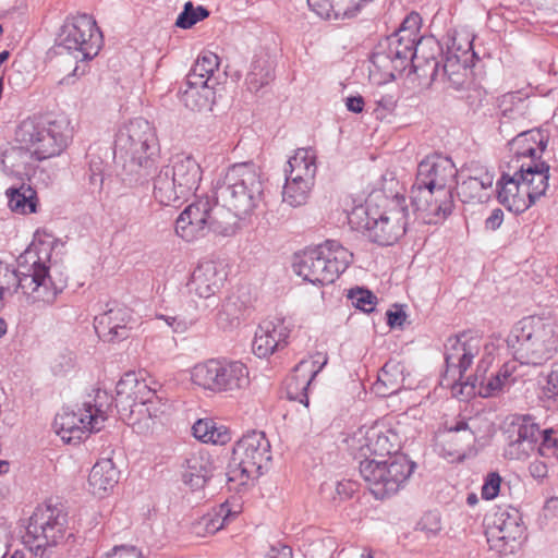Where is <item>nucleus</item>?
<instances>
[{
	"instance_id": "1",
	"label": "nucleus",
	"mask_w": 558,
	"mask_h": 558,
	"mask_svg": "<svg viewBox=\"0 0 558 558\" xmlns=\"http://www.w3.org/2000/svg\"><path fill=\"white\" fill-rule=\"evenodd\" d=\"M458 170L452 159L442 155L425 157L417 166L411 189V204L427 223H437L451 215Z\"/></svg>"
},
{
	"instance_id": "2",
	"label": "nucleus",
	"mask_w": 558,
	"mask_h": 558,
	"mask_svg": "<svg viewBox=\"0 0 558 558\" xmlns=\"http://www.w3.org/2000/svg\"><path fill=\"white\" fill-rule=\"evenodd\" d=\"M66 287L68 277L51 274L33 251L20 255L17 268L0 262V292L7 298L21 292L28 304L52 305Z\"/></svg>"
},
{
	"instance_id": "3",
	"label": "nucleus",
	"mask_w": 558,
	"mask_h": 558,
	"mask_svg": "<svg viewBox=\"0 0 558 558\" xmlns=\"http://www.w3.org/2000/svg\"><path fill=\"white\" fill-rule=\"evenodd\" d=\"M217 205L239 219L252 216L264 204V180L252 161L230 166L215 185Z\"/></svg>"
},
{
	"instance_id": "4",
	"label": "nucleus",
	"mask_w": 558,
	"mask_h": 558,
	"mask_svg": "<svg viewBox=\"0 0 558 558\" xmlns=\"http://www.w3.org/2000/svg\"><path fill=\"white\" fill-rule=\"evenodd\" d=\"M507 342L520 364L539 366L557 352L558 333L550 319L531 315L512 327Z\"/></svg>"
},
{
	"instance_id": "5",
	"label": "nucleus",
	"mask_w": 558,
	"mask_h": 558,
	"mask_svg": "<svg viewBox=\"0 0 558 558\" xmlns=\"http://www.w3.org/2000/svg\"><path fill=\"white\" fill-rule=\"evenodd\" d=\"M392 203L393 207L380 211L371 201H366L349 214L350 226L378 245L395 244L407 232L409 210L402 195H396Z\"/></svg>"
},
{
	"instance_id": "6",
	"label": "nucleus",
	"mask_w": 558,
	"mask_h": 558,
	"mask_svg": "<svg viewBox=\"0 0 558 558\" xmlns=\"http://www.w3.org/2000/svg\"><path fill=\"white\" fill-rule=\"evenodd\" d=\"M203 170L197 160L186 154L172 156L153 178V196L163 206H174L194 195Z\"/></svg>"
},
{
	"instance_id": "7",
	"label": "nucleus",
	"mask_w": 558,
	"mask_h": 558,
	"mask_svg": "<svg viewBox=\"0 0 558 558\" xmlns=\"http://www.w3.org/2000/svg\"><path fill=\"white\" fill-rule=\"evenodd\" d=\"M116 151L129 161L131 172L146 180L157 168L160 158L158 140L153 125L143 118L131 120L118 133Z\"/></svg>"
},
{
	"instance_id": "8",
	"label": "nucleus",
	"mask_w": 558,
	"mask_h": 558,
	"mask_svg": "<svg viewBox=\"0 0 558 558\" xmlns=\"http://www.w3.org/2000/svg\"><path fill=\"white\" fill-rule=\"evenodd\" d=\"M482 347L480 336L463 331L451 336L445 343V372L440 385L450 388L452 396L470 398L475 395L477 377L464 378V373L471 366L473 359L478 355Z\"/></svg>"
},
{
	"instance_id": "9",
	"label": "nucleus",
	"mask_w": 558,
	"mask_h": 558,
	"mask_svg": "<svg viewBox=\"0 0 558 558\" xmlns=\"http://www.w3.org/2000/svg\"><path fill=\"white\" fill-rule=\"evenodd\" d=\"M15 140L29 147L37 160L59 156L72 140L70 121L65 117L27 118L19 124Z\"/></svg>"
},
{
	"instance_id": "10",
	"label": "nucleus",
	"mask_w": 558,
	"mask_h": 558,
	"mask_svg": "<svg viewBox=\"0 0 558 558\" xmlns=\"http://www.w3.org/2000/svg\"><path fill=\"white\" fill-rule=\"evenodd\" d=\"M353 254L338 241L327 240L295 256L294 271L313 284H329L351 264Z\"/></svg>"
},
{
	"instance_id": "11",
	"label": "nucleus",
	"mask_w": 558,
	"mask_h": 558,
	"mask_svg": "<svg viewBox=\"0 0 558 558\" xmlns=\"http://www.w3.org/2000/svg\"><path fill=\"white\" fill-rule=\"evenodd\" d=\"M359 469L372 495L383 500L403 488L415 469V463L405 454L399 453L385 460H361Z\"/></svg>"
},
{
	"instance_id": "12",
	"label": "nucleus",
	"mask_w": 558,
	"mask_h": 558,
	"mask_svg": "<svg viewBox=\"0 0 558 558\" xmlns=\"http://www.w3.org/2000/svg\"><path fill=\"white\" fill-rule=\"evenodd\" d=\"M271 461L270 442L265 433L253 430L234 445L227 472L228 481L241 485L263 475Z\"/></svg>"
},
{
	"instance_id": "13",
	"label": "nucleus",
	"mask_w": 558,
	"mask_h": 558,
	"mask_svg": "<svg viewBox=\"0 0 558 558\" xmlns=\"http://www.w3.org/2000/svg\"><path fill=\"white\" fill-rule=\"evenodd\" d=\"M191 380L214 393L234 392L248 386V368L240 361L209 359L193 366Z\"/></svg>"
},
{
	"instance_id": "14",
	"label": "nucleus",
	"mask_w": 558,
	"mask_h": 558,
	"mask_svg": "<svg viewBox=\"0 0 558 558\" xmlns=\"http://www.w3.org/2000/svg\"><path fill=\"white\" fill-rule=\"evenodd\" d=\"M104 44V36L96 21L81 14L68 19L57 37L58 53L63 51L72 54L76 61H87L95 58Z\"/></svg>"
},
{
	"instance_id": "15",
	"label": "nucleus",
	"mask_w": 558,
	"mask_h": 558,
	"mask_svg": "<svg viewBox=\"0 0 558 558\" xmlns=\"http://www.w3.org/2000/svg\"><path fill=\"white\" fill-rule=\"evenodd\" d=\"M222 209L213 205L208 197L199 198L190 204L175 220V233L186 242L202 239L213 231L228 234L231 225L221 220Z\"/></svg>"
},
{
	"instance_id": "16",
	"label": "nucleus",
	"mask_w": 558,
	"mask_h": 558,
	"mask_svg": "<svg viewBox=\"0 0 558 558\" xmlns=\"http://www.w3.org/2000/svg\"><path fill=\"white\" fill-rule=\"evenodd\" d=\"M68 535V514L51 505L38 506L29 518L25 543L44 555L47 547L58 546ZM71 536V534H69Z\"/></svg>"
},
{
	"instance_id": "17",
	"label": "nucleus",
	"mask_w": 558,
	"mask_h": 558,
	"mask_svg": "<svg viewBox=\"0 0 558 558\" xmlns=\"http://www.w3.org/2000/svg\"><path fill=\"white\" fill-rule=\"evenodd\" d=\"M522 515L515 508L498 509L486 525L489 548L500 555L513 554L526 539Z\"/></svg>"
},
{
	"instance_id": "18",
	"label": "nucleus",
	"mask_w": 558,
	"mask_h": 558,
	"mask_svg": "<svg viewBox=\"0 0 558 558\" xmlns=\"http://www.w3.org/2000/svg\"><path fill=\"white\" fill-rule=\"evenodd\" d=\"M404 31H396L379 44L372 56V62L379 69H387L389 65L393 71L403 72L409 65L412 66L415 57L416 38H410Z\"/></svg>"
},
{
	"instance_id": "19",
	"label": "nucleus",
	"mask_w": 558,
	"mask_h": 558,
	"mask_svg": "<svg viewBox=\"0 0 558 558\" xmlns=\"http://www.w3.org/2000/svg\"><path fill=\"white\" fill-rule=\"evenodd\" d=\"M294 327L291 317L275 316L263 320L253 340V352L258 357H268L288 344V338Z\"/></svg>"
},
{
	"instance_id": "20",
	"label": "nucleus",
	"mask_w": 558,
	"mask_h": 558,
	"mask_svg": "<svg viewBox=\"0 0 558 558\" xmlns=\"http://www.w3.org/2000/svg\"><path fill=\"white\" fill-rule=\"evenodd\" d=\"M400 448L398 434L376 423L368 427L359 439L356 458L361 460L379 459L399 454Z\"/></svg>"
},
{
	"instance_id": "21",
	"label": "nucleus",
	"mask_w": 558,
	"mask_h": 558,
	"mask_svg": "<svg viewBox=\"0 0 558 558\" xmlns=\"http://www.w3.org/2000/svg\"><path fill=\"white\" fill-rule=\"evenodd\" d=\"M131 319V310L113 302L111 307L95 317V330L104 341L118 342L129 338Z\"/></svg>"
},
{
	"instance_id": "22",
	"label": "nucleus",
	"mask_w": 558,
	"mask_h": 558,
	"mask_svg": "<svg viewBox=\"0 0 558 558\" xmlns=\"http://www.w3.org/2000/svg\"><path fill=\"white\" fill-rule=\"evenodd\" d=\"M445 58L442 46L434 36L416 38L412 69L418 76L438 81Z\"/></svg>"
},
{
	"instance_id": "23",
	"label": "nucleus",
	"mask_w": 558,
	"mask_h": 558,
	"mask_svg": "<svg viewBox=\"0 0 558 558\" xmlns=\"http://www.w3.org/2000/svg\"><path fill=\"white\" fill-rule=\"evenodd\" d=\"M524 180L526 179L518 167L513 174L504 172L496 183L499 203L515 214H521L532 206Z\"/></svg>"
},
{
	"instance_id": "24",
	"label": "nucleus",
	"mask_w": 558,
	"mask_h": 558,
	"mask_svg": "<svg viewBox=\"0 0 558 558\" xmlns=\"http://www.w3.org/2000/svg\"><path fill=\"white\" fill-rule=\"evenodd\" d=\"M226 278L227 274L218 263L201 262L191 275L189 291L198 298L209 299L221 289Z\"/></svg>"
},
{
	"instance_id": "25",
	"label": "nucleus",
	"mask_w": 558,
	"mask_h": 558,
	"mask_svg": "<svg viewBox=\"0 0 558 558\" xmlns=\"http://www.w3.org/2000/svg\"><path fill=\"white\" fill-rule=\"evenodd\" d=\"M87 412L85 409H78V412L64 408L62 413L57 414L54 418V427L57 434L65 442H80L95 430L89 429Z\"/></svg>"
},
{
	"instance_id": "26",
	"label": "nucleus",
	"mask_w": 558,
	"mask_h": 558,
	"mask_svg": "<svg viewBox=\"0 0 558 558\" xmlns=\"http://www.w3.org/2000/svg\"><path fill=\"white\" fill-rule=\"evenodd\" d=\"M0 162L2 170L7 175L16 178L28 177L36 167L38 161L36 155L29 147L21 146H9L3 149L0 154Z\"/></svg>"
},
{
	"instance_id": "27",
	"label": "nucleus",
	"mask_w": 558,
	"mask_h": 558,
	"mask_svg": "<svg viewBox=\"0 0 558 558\" xmlns=\"http://www.w3.org/2000/svg\"><path fill=\"white\" fill-rule=\"evenodd\" d=\"M547 143V136L541 130H529L517 135L508 145L517 161L520 158H529V161H539Z\"/></svg>"
},
{
	"instance_id": "28",
	"label": "nucleus",
	"mask_w": 558,
	"mask_h": 558,
	"mask_svg": "<svg viewBox=\"0 0 558 558\" xmlns=\"http://www.w3.org/2000/svg\"><path fill=\"white\" fill-rule=\"evenodd\" d=\"M542 430L531 417H523L522 423L518 425L517 437L511 440L506 449V456L511 459H523L535 450Z\"/></svg>"
},
{
	"instance_id": "29",
	"label": "nucleus",
	"mask_w": 558,
	"mask_h": 558,
	"mask_svg": "<svg viewBox=\"0 0 558 558\" xmlns=\"http://www.w3.org/2000/svg\"><path fill=\"white\" fill-rule=\"evenodd\" d=\"M468 52H463L466 57ZM472 70L468 65V58L463 60L459 56L451 52L446 53L444 63L441 64L440 75L438 80H447L448 87L454 90H464L472 84Z\"/></svg>"
},
{
	"instance_id": "30",
	"label": "nucleus",
	"mask_w": 558,
	"mask_h": 558,
	"mask_svg": "<svg viewBox=\"0 0 558 558\" xmlns=\"http://www.w3.org/2000/svg\"><path fill=\"white\" fill-rule=\"evenodd\" d=\"M494 174L484 168H476L473 174L457 181L458 196L463 203L482 202L487 195L485 191L493 186Z\"/></svg>"
},
{
	"instance_id": "31",
	"label": "nucleus",
	"mask_w": 558,
	"mask_h": 558,
	"mask_svg": "<svg viewBox=\"0 0 558 558\" xmlns=\"http://www.w3.org/2000/svg\"><path fill=\"white\" fill-rule=\"evenodd\" d=\"M120 472L109 458L98 460L88 475V485L93 495L104 497L119 482Z\"/></svg>"
},
{
	"instance_id": "32",
	"label": "nucleus",
	"mask_w": 558,
	"mask_h": 558,
	"mask_svg": "<svg viewBox=\"0 0 558 558\" xmlns=\"http://www.w3.org/2000/svg\"><path fill=\"white\" fill-rule=\"evenodd\" d=\"M117 396L119 398L125 397L126 400H131L133 403L130 404H151L154 399L157 398L156 391L150 389L144 381H140L135 373L129 372L117 383L116 386Z\"/></svg>"
},
{
	"instance_id": "33",
	"label": "nucleus",
	"mask_w": 558,
	"mask_h": 558,
	"mask_svg": "<svg viewBox=\"0 0 558 558\" xmlns=\"http://www.w3.org/2000/svg\"><path fill=\"white\" fill-rule=\"evenodd\" d=\"M521 173L526 179L524 185L529 187L532 205L543 196L548 187L549 166L544 161L523 162L519 166Z\"/></svg>"
},
{
	"instance_id": "34",
	"label": "nucleus",
	"mask_w": 558,
	"mask_h": 558,
	"mask_svg": "<svg viewBox=\"0 0 558 558\" xmlns=\"http://www.w3.org/2000/svg\"><path fill=\"white\" fill-rule=\"evenodd\" d=\"M214 464L206 453H194L186 459L182 480L192 490L201 489L213 476Z\"/></svg>"
},
{
	"instance_id": "35",
	"label": "nucleus",
	"mask_w": 558,
	"mask_h": 558,
	"mask_svg": "<svg viewBox=\"0 0 558 558\" xmlns=\"http://www.w3.org/2000/svg\"><path fill=\"white\" fill-rule=\"evenodd\" d=\"M404 365L397 360H388L379 371L377 381L373 390L381 396L388 397L399 391L404 380Z\"/></svg>"
},
{
	"instance_id": "36",
	"label": "nucleus",
	"mask_w": 558,
	"mask_h": 558,
	"mask_svg": "<svg viewBox=\"0 0 558 558\" xmlns=\"http://www.w3.org/2000/svg\"><path fill=\"white\" fill-rule=\"evenodd\" d=\"M218 66L219 57L216 53L210 51L202 53L186 75L184 85L215 86L217 80L214 77V73Z\"/></svg>"
},
{
	"instance_id": "37",
	"label": "nucleus",
	"mask_w": 558,
	"mask_h": 558,
	"mask_svg": "<svg viewBox=\"0 0 558 558\" xmlns=\"http://www.w3.org/2000/svg\"><path fill=\"white\" fill-rule=\"evenodd\" d=\"M95 396L92 400L83 403L85 412L88 415L89 429L100 430L104 427V423L108 417V413L111 411L113 404V397L110 396L107 390L97 388L94 390Z\"/></svg>"
},
{
	"instance_id": "38",
	"label": "nucleus",
	"mask_w": 558,
	"mask_h": 558,
	"mask_svg": "<svg viewBox=\"0 0 558 558\" xmlns=\"http://www.w3.org/2000/svg\"><path fill=\"white\" fill-rule=\"evenodd\" d=\"M274 62L268 56H255L245 78L247 89L258 93L274 80Z\"/></svg>"
},
{
	"instance_id": "39",
	"label": "nucleus",
	"mask_w": 558,
	"mask_h": 558,
	"mask_svg": "<svg viewBox=\"0 0 558 558\" xmlns=\"http://www.w3.org/2000/svg\"><path fill=\"white\" fill-rule=\"evenodd\" d=\"M289 169H286V177H302L307 181L315 180L317 166L314 150L300 148L288 160Z\"/></svg>"
},
{
	"instance_id": "40",
	"label": "nucleus",
	"mask_w": 558,
	"mask_h": 558,
	"mask_svg": "<svg viewBox=\"0 0 558 558\" xmlns=\"http://www.w3.org/2000/svg\"><path fill=\"white\" fill-rule=\"evenodd\" d=\"M214 85H182L180 94L184 105L193 111L209 109L214 99Z\"/></svg>"
},
{
	"instance_id": "41",
	"label": "nucleus",
	"mask_w": 558,
	"mask_h": 558,
	"mask_svg": "<svg viewBox=\"0 0 558 558\" xmlns=\"http://www.w3.org/2000/svg\"><path fill=\"white\" fill-rule=\"evenodd\" d=\"M8 204L12 211L19 214H32L36 211L37 195L36 191L22 184L20 187H10L5 192Z\"/></svg>"
},
{
	"instance_id": "42",
	"label": "nucleus",
	"mask_w": 558,
	"mask_h": 558,
	"mask_svg": "<svg viewBox=\"0 0 558 558\" xmlns=\"http://www.w3.org/2000/svg\"><path fill=\"white\" fill-rule=\"evenodd\" d=\"M313 181L302 179V177H286V184L282 191L283 202L292 207H298L306 203Z\"/></svg>"
},
{
	"instance_id": "43",
	"label": "nucleus",
	"mask_w": 558,
	"mask_h": 558,
	"mask_svg": "<svg viewBox=\"0 0 558 558\" xmlns=\"http://www.w3.org/2000/svg\"><path fill=\"white\" fill-rule=\"evenodd\" d=\"M307 3L323 19H330L331 15L354 16V7L345 5L344 0H307Z\"/></svg>"
},
{
	"instance_id": "44",
	"label": "nucleus",
	"mask_w": 558,
	"mask_h": 558,
	"mask_svg": "<svg viewBox=\"0 0 558 558\" xmlns=\"http://www.w3.org/2000/svg\"><path fill=\"white\" fill-rule=\"evenodd\" d=\"M209 11L203 7H194L191 1L184 4L183 11L179 14L175 25L180 28L187 29L199 21L208 17Z\"/></svg>"
},
{
	"instance_id": "45",
	"label": "nucleus",
	"mask_w": 558,
	"mask_h": 558,
	"mask_svg": "<svg viewBox=\"0 0 558 558\" xmlns=\"http://www.w3.org/2000/svg\"><path fill=\"white\" fill-rule=\"evenodd\" d=\"M236 512H232L228 504H221L219 509L214 514L204 515L202 523L206 532L216 533L222 529Z\"/></svg>"
},
{
	"instance_id": "46",
	"label": "nucleus",
	"mask_w": 558,
	"mask_h": 558,
	"mask_svg": "<svg viewBox=\"0 0 558 558\" xmlns=\"http://www.w3.org/2000/svg\"><path fill=\"white\" fill-rule=\"evenodd\" d=\"M348 299L355 308L364 313H372L377 304V296L364 288L349 290Z\"/></svg>"
},
{
	"instance_id": "47",
	"label": "nucleus",
	"mask_w": 558,
	"mask_h": 558,
	"mask_svg": "<svg viewBox=\"0 0 558 558\" xmlns=\"http://www.w3.org/2000/svg\"><path fill=\"white\" fill-rule=\"evenodd\" d=\"M449 433H462V439L466 446H471L475 441V432L469 420L458 418L453 423L447 425Z\"/></svg>"
},
{
	"instance_id": "48",
	"label": "nucleus",
	"mask_w": 558,
	"mask_h": 558,
	"mask_svg": "<svg viewBox=\"0 0 558 558\" xmlns=\"http://www.w3.org/2000/svg\"><path fill=\"white\" fill-rule=\"evenodd\" d=\"M239 317L236 315V310L234 303L231 301H226L221 304L220 310L217 314V323L222 328L232 327Z\"/></svg>"
},
{
	"instance_id": "49",
	"label": "nucleus",
	"mask_w": 558,
	"mask_h": 558,
	"mask_svg": "<svg viewBox=\"0 0 558 558\" xmlns=\"http://www.w3.org/2000/svg\"><path fill=\"white\" fill-rule=\"evenodd\" d=\"M213 428H215V421L211 418H199L192 426L194 437L203 442L211 440Z\"/></svg>"
},
{
	"instance_id": "50",
	"label": "nucleus",
	"mask_w": 558,
	"mask_h": 558,
	"mask_svg": "<svg viewBox=\"0 0 558 558\" xmlns=\"http://www.w3.org/2000/svg\"><path fill=\"white\" fill-rule=\"evenodd\" d=\"M500 484L501 477L498 473H488L482 486V497L486 500L496 498L500 489Z\"/></svg>"
},
{
	"instance_id": "51",
	"label": "nucleus",
	"mask_w": 558,
	"mask_h": 558,
	"mask_svg": "<svg viewBox=\"0 0 558 558\" xmlns=\"http://www.w3.org/2000/svg\"><path fill=\"white\" fill-rule=\"evenodd\" d=\"M551 429L542 430L541 444L537 447L538 453L543 457L554 456L558 448V441L551 436Z\"/></svg>"
},
{
	"instance_id": "52",
	"label": "nucleus",
	"mask_w": 558,
	"mask_h": 558,
	"mask_svg": "<svg viewBox=\"0 0 558 558\" xmlns=\"http://www.w3.org/2000/svg\"><path fill=\"white\" fill-rule=\"evenodd\" d=\"M105 558H144L142 551L133 545L114 546Z\"/></svg>"
},
{
	"instance_id": "53",
	"label": "nucleus",
	"mask_w": 558,
	"mask_h": 558,
	"mask_svg": "<svg viewBox=\"0 0 558 558\" xmlns=\"http://www.w3.org/2000/svg\"><path fill=\"white\" fill-rule=\"evenodd\" d=\"M422 19L420 14L412 12L402 22L401 26L397 31H404L410 38H418L417 32L420 29Z\"/></svg>"
},
{
	"instance_id": "54",
	"label": "nucleus",
	"mask_w": 558,
	"mask_h": 558,
	"mask_svg": "<svg viewBox=\"0 0 558 558\" xmlns=\"http://www.w3.org/2000/svg\"><path fill=\"white\" fill-rule=\"evenodd\" d=\"M504 390L502 384H499V377L493 375L486 383L481 381L478 393L484 398H488L497 396Z\"/></svg>"
},
{
	"instance_id": "55",
	"label": "nucleus",
	"mask_w": 558,
	"mask_h": 558,
	"mask_svg": "<svg viewBox=\"0 0 558 558\" xmlns=\"http://www.w3.org/2000/svg\"><path fill=\"white\" fill-rule=\"evenodd\" d=\"M86 158L88 161V173H90V174L97 173L99 175H104V170H105L104 160L100 157H98V155L92 153L90 148H89L88 153L86 154Z\"/></svg>"
},
{
	"instance_id": "56",
	"label": "nucleus",
	"mask_w": 558,
	"mask_h": 558,
	"mask_svg": "<svg viewBox=\"0 0 558 558\" xmlns=\"http://www.w3.org/2000/svg\"><path fill=\"white\" fill-rule=\"evenodd\" d=\"M386 315H387V324L391 328L401 327L407 319L405 312L399 306H396L395 311H388L386 313Z\"/></svg>"
},
{
	"instance_id": "57",
	"label": "nucleus",
	"mask_w": 558,
	"mask_h": 558,
	"mask_svg": "<svg viewBox=\"0 0 558 558\" xmlns=\"http://www.w3.org/2000/svg\"><path fill=\"white\" fill-rule=\"evenodd\" d=\"M547 391L550 397L558 398V362L553 364L547 376Z\"/></svg>"
},
{
	"instance_id": "58",
	"label": "nucleus",
	"mask_w": 558,
	"mask_h": 558,
	"mask_svg": "<svg viewBox=\"0 0 558 558\" xmlns=\"http://www.w3.org/2000/svg\"><path fill=\"white\" fill-rule=\"evenodd\" d=\"M504 221V211L500 208L492 210L490 215L485 220L486 230H497Z\"/></svg>"
},
{
	"instance_id": "59",
	"label": "nucleus",
	"mask_w": 558,
	"mask_h": 558,
	"mask_svg": "<svg viewBox=\"0 0 558 558\" xmlns=\"http://www.w3.org/2000/svg\"><path fill=\"white\" fill-rule=\"evenodd\" d=\"M230 440V434L226 426L218 425L215 422V428H213V438L209 442L223 445Z\"/></svg>"
},
{
	"instance_id": "60",
	"label": "nucleus",
	"mask_w": 558,
	"mask_h": 558,
	"mask_svg": "<svg viewBox=\"0 0 558 558\" xmlns=\"http://www.w3.org/2000/svg\"><path fill=\"white\" fill-rule=\"evenodd\" d=\"M529 472L534 478L542 480L547 475L548 470L543 461L535 460L530 463Z\"/></svg>"
},
{
	"instance_id": "61",
	"label": "nucleus",
	"mask_w": 558,
	"mask_h": 558,
	"mask_svg": "<svg viewBox=\"0 0 558 558\" xmlns=\"http://www.w3.org/2000/svg\"><path fill=\"white\" fill-rule=\"evenodd\" d=\"M364 98L361 95L350 96L345 99V107L353 113H361L364 109Z\"/></svg>"
},
{
	"instance_id": "62",
	"label": "nucleus",
	"mask_w": 558,
	"mask_h": 558,
	"mask_svg": "<svg viewBox=\"0 0 558 558\" xmlns=\"http://www.w3.org/2000/svg\"><path fill=\"white\" fill-rule=\"evenodd\" d=\"M194 324L193 319H186L184 317L175 316L171 318V329L174 332H185Z\"/></svg>"
},
{
	"instance_id": "63",
	"label": "nucleus",
	"mask_w": 558,
	"mask_h": 558,
	"mask_svg": "<svg viewBox=\"0 0 558 558\" xmlns=\"http://www.w3.org/2000/svg\"><path fill=\"white\" fill-rule=\"evenodd\" d=\"M513 371L514 365L511 363L504 364L498 373L504 377V380H506L510 386L515 381V378L513 377Z\"/></svg>"
},
{
	"instance_id": "64",
	"label": "nucleus",
	"mask_w": 558,
	"mask_h": 558,
	"mask_svg": "<svg viewBox=\"0 0 558 558\" xmlns=\"http://www.w3.org/2000/svg\"><path fill=\"white\" fill-rule=\"evenodd\" d=\"M87 174H88V183H89L90 191L93 193L100 192L102 190V185H104V175H99L97 173H94V174L87 173Z\"/></svg>"
}]
</instances>
